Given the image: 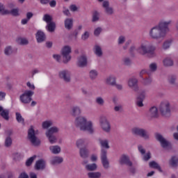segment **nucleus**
<instances>
[{"label": "nucleus", "instance_id": "nucleus-1", "mask_svg": "<svg viewBox=\"0 0 178 178\" xmlns=\"http://www.w3.org/2000/svg\"><path fill=\"white\" fill-rule=\"evenodd\" d=\"M173 23L172 19H161L159 24L150 29L149 35L152 40H163L170 31L169 26Z\"/></svg>", "mask_w": 178, "mask_h": 178}, {"label": "nucleus", "instance_id": "nucleus-2", "mask_svg": "<svg viewBox=\"0 0 178 178\" xmlns=\"http://www.w3.org/2000/svg\"><path fill=\"white\" fill-rule=\"evenodd\" d=\"M75 127L81 131H86L89 134H94L95 129H94V123L91 120H87V118L84 116H79L75 119Z\"/></svg>", "mask_w": 178, "mask_h": 178}, {"label": "nucleus", "instance_id": "nucleus-3", "mask_svg": "<svg viewBox=\"0 0 178 178\" xmlns=\"http://www.w3.org/2000/svg\"><path fill=\"white\" fill-rule=\"evenodd\" d=\"M155 47L151 44V43L147 40L142 42L140 46L137 49V51L140 55H147L149 54L150 55H155Z\"/></svg>", "mask_w": 178, "mask_h": 178}, {"label": "nucleus", "instance_id": "nucleus-4", "mask_svg": "<svg viewBox=\"0 0 178 178\" xmlns=\"http://www.w3.org/2000/svg\"><path fill=\"white\" fill-rule=\"evenodd\" d=\"M59 130V127H51L45 132V136L48 138L50 144H56L58 142V138L55 134H58Z\"/></svg>", "mask_w": 178, "mask_h": 178}, {"label": "nucleus", "instance_id": "nucleus-5", "mask_svg": "<svg viewBox=\"0 0 178 178\" xmlns=\"http://www.w3.org/2000/svg\"><path fill=\"white\" fill-rule=\"evenodd\" d=\"M36 134L37 133L33 127L28 130V140H29L31 144L34 147H38L41 144V140L37 137Z\"/></svg>", "mask_w": 178, "mask_h": 178}, {"label": "nucleus", "instance_id": "nucleus-6", "mask_svg": "<svg viewBox=\"0 0 178 178\" xmlns=\"http://www.w3.org/2000/svg\"><path fill=\"white\" fill-rule=\"evenodd\" d=\"M131 133L134 136L140 137L144 140H149V133L145 129L135 127L131 129Z\"/></svg>", "mask_w": 178, "mask_h": 178}, {"label": "nucleus", "instance_id": "nucleus-7", "mask_svg": "<svg viewBox=\"0 0 178 178\" xmlns=\"http://www.w3.org/2000/svg\"><path fill=\"white\" fill-rule=\"evenodd\" d=\"M171 108L172 106L170 105V102L169 101L163 100L160 104L159 109L163 116L168 118V116H170Z\"/></svg>", "mask_w": 178, "mask_h": 178}, {"label": "nucleus", "instance_id": "nucleus-8", "mask_svg": "<svg viewBox=\"0 0 178 178\" xmlns=\"http://www.w3.org/2000/svg\"><path fill=\"white\" fill-rule=\"evenodd\" d=\"M34 95V91L25 90L22 95L19 96V100L22 104H28L33 101L32 97Z\"/></svg>", "mask_w": 178, "mask_h": 178}, {"label": "nucleus", "instance_id": "nucleus-9", "mask_svg": "<svg viewBox=\"0 0 178 178\" xmlns=\"http://www.w3.org/2000/svg\"><path fill=\"white\" fill-rule=\"evenodd\" d=\"M70 54H72V47H70V46H65L63 47L61 50V55L63 56V63L66 64L70 62L72 60V56H70Z\"/></svg>", "mask_w": 178, "mask_h": 178}, {"label": "nucleus", "instance_id": "nucleus-10", "mask_svg": "<svg viewBox=\"0 0 178 178\" xmlns=\"http://www.w3.org/2000/svg\"><path fill=\"white\" fill-rule=\"evenodd\" d=\"M58 77L64 81V83L72 82V72L68 70H63L58 72Z\"/></svg>", "mask_w": 178, "mask_h": 178}, {"label": "nucleus", "instance_id": "nucleus-11", "mask_svg": "<svg viewBox=\"0 0 178 178\" xmlns=\"http://www.w3.org/2000/svg\"><path fill=\"white\" fill-rule=\"evenodd\" d=\"M127 86L130 90L134 92H138L140 91V86H138V79L134 76L129 78L127 81Z\"/></svg>", "mask_w": 178, "mask_h": 178}, {"label": "nucleus", "instance_id": "nucleus-12", "mask_svg": "<svg viewBox=\"0 0 178 178\" xmlns=\"http://www.w3.org/2000/svg\"><path fill=\"white\" fill-rule=\"evenodd\" d=\"M99 126L104 133H111V122L106 119V117H100Z\"/></svg>", "mask_w": 178, "mask_h": 178}, {"label": "nucleus", "instance_id": "nucleus-13", "mask_svg": "<svg viewBox=\"0 0 178 178\" xmlns=\"http://www.w3.org/2000/svg\"><path fill=\"white\" fill-rule=\"evenodd\" d=\"M100 159L103 168L105 169H109V160H108V150L102 149L100 152Z\"/></svg>", "mask_w": 178, "mask_h": 178}, {"label": "nucleus", "instance_id": "nucleus-14", "mask_svg": "<svg viewBox=\"0 0 178 178\" xmlns=\"http://www.w3.org/2000/svg\"><path fill=\"white\" fill-rule=\"evenodd\" d=\"M154 136L156 140L160 143L162 148H169V147H170V142L166 140V138H165L162 134L156 133Z\"/></svg>", "mask_w": 178, "mask_h": 178}, {"label": "nucleus", "instance_id": "nucleus-15", "mask_svg": "<svg viewBox=\"0 0 178 178\" xmlns=\"http://www.w3.org/2000/svg\"><path fill=\"white\" fill-rule=\"evenodd\" d=\"M102 8H104V13L107 16H113V15H115V9H113V7L111 6L109 1H104L102 3Z\"/></svg>", "mask_w": 178, "mask_h": 178}, {"label": "nucleus", "instance_id": "nucleus-16", "mask_svg": "<svg viewBox=\"0 0 178 178\" xmlns=\"http://www.w3.org/2000/svg\"><path fill=\"white\" fill-rule=\"evenodd\" d=\"M120 165H126L127 166H133V162L130 161V156L127 154H122L119 159Z\"/></svg>", "mask_w": 178, "mask_h": 178}, {"label": "nucleus", "instance_id": "nucleus-17", "mask_svg": "<svg viewBox=\"0 0 178 178\" xmlns=\"http://www.w3.org/2000/svg\"><path fill=\"white\" fill-rule=\"evenodd\" d=\"M97 141L101 147V149H106V151H108L111 148V146H109V140L105 138H98Z\"/></svg>", "mask_w": 178, "mask_h": 178}, {"label": "nucleus", "instance_id": "nucleus-18", "mask_svg": "<svg viewBox=\"0 0 178 178\" xmlns=\"http://www.w3.org/2000/svg\"><path fill=\"white\" fill-rule=\"evenodd\" d=\"M88 65L87 56L83 54L77 58L76 66L78 67H86Z\"/></svg>", "mask_w": 178, "mask_h": 178}, {"label": "nucleus", "instance_id": "nucleus-19", "mask_svg": "<svg viewBox=\"0 0 178 178\" xmlns=\"http://www.w3.org/2000/svg\"><path fill=\"white\" fill-rule=\"evenodd\" d=\"M104 83L106 86L115 87V86H116V76H115V75H110L106 76L104 79Z\"/></svg>", "mask_w": 178, "mask_h": 178}, {"label": "nucleus", "instance_id": "nucleus-20", "mask_svg": "<svg viewBox=\"0 0 178 178\" xmlns=\"http://www.w3.org/2000/svg\"><path fill=\"white\" fill-rule=\"evenodd\" d=\"M36 40L38 42H44L45 40L47 39V36H45V33L42 32V31H38V32L35 34Z\"/></svg>", "mask_w": 178, "mask_h": 178}, {"label": "nucleus", "instance_id": "nucleus-21", "mask_svg": "<svg viewBox=\"0 0 178 178\" xmlns=\"http://www.w3.org/2000/svg\"><path fill=\"white\" fill-rule=\"evenodd\" d=\"M148 116L154 119L158 118V116H159V114L158 113V108L156 106L150 108L148 112Z\"/></svg>", "mask_w": 178, "mask_h": 178}, {"label": "nucleus", "instance_id": "nucleus-22", "mask_svg": "<svg viewBox=\"0 0 178 178\" xmlns=\"http://www.w3.org/2000/svg\"><path fill=\"white\" fill-rule=\"evenodd\" d=\"M46 163L45 161L40 159L36 161L35 165V169L36 170H44L45 169Z\"/></svg>", "mask_w": 178, "mask_h": 178}, {"label": "nucleus", "instance_id": "nucleus-23", "mask_svg": "<svg viewBox=\"0 0 178 178\" xmlns=\"http://www.w3.org/2000/svg\"><path fill=\"white\" fill-rule=\"evenodd\" d=\"M168 163L171 168H177L178 166V156H172L168 161Z\"/></svg>", "mask_w": 178, "mask_h": 178}, {"label": "nucleus", "instance_id": "nucleus-24", "mask_svg": "<svg viewBox=\"0 0 178 178\" xmlns=\"http://www.w3.org/2000/svg\"><path fill=\"white\" fill-rule=\"evenodd\" d=\"M49 149L51 154H54V155H58V154H60V151H62V149L59 145H51L49 147Z\"/></svg>", "mask_w": 178, "mask_h": 178}, {"label": "nucleus", "instance_id": "nucleus-25", "mask_svg": "<svg viewBox=\"0 0 178 178\" xmlns=\"http://www.w3.org/2000/svg\"><path fill=\"white\" fill-rule=\"evenodd\" d=\"M81 113V109L79 106H74L72 107L71 115L72 116H79Z\"/></svg>", "mask_w": 178, "mask_h": 178}, {"label": "nucleus", "instance_id": "nucleus-26", "mask_svg": "<svg viewBox=\"0 0 178 178\" xmlns=\"http://www.w3.org/2000/svg\"><path fill=\"white\" fill-rule=\"evenodd\" d=\"M64 24L67 30H72L73 29V19L67 18L64 22Z\"/></svg>", "mask_w": 178, "mask_h": 178}, {"label": "nucleus", "instance_id": "nucleus-27", "mask_svg": "<svg viewBox=\"0 0 178 178\" xmlns=\"http://www.w3.org/2000/svg\"><path fill=\"white\" fill-rule=\"evenodd\" d=\"M13 54H15L13 47L8 45L4 48V55L6 56H10V55H13Z\"/></svg>", "mask_w": 178, "mask_h": 178}, {"label": "nucleus", "instance_id": "nucleus-28", "mask_svg": "<svg viewBox=\"0 0 178 178\" xmlns=\"http://www.w3.org/2000/svg\"><path fill=\"white\" fill-rule=\"evenodd\" d=\"M149 168H152V169H156L159 170V172H161L162 173L163 171L162 170V168H161V165H159L158 163H156L154 161H150L149 163Z\"/></svg>", "mask_w": 178, "mask_h": 178}, {"label": "nucleus", "instance_id": "nucleus-29", "mask_svg": "<svg viewBox=\"0 0 178 178\" xmlns=\"http://www.w3.org/2000/svg\"><path fill=\"white\" fill-rule=\"evenodd\" d=\"M85 169L88 172H95L98 169L97 163L87 164L85 165Z\"/></svg>", "mask_w": 178, "mask_h": 178}, {"label": "nucleus", "instance_id": "nucleus-30", "mask_svg": "<svg viewBox=\"0 0 178 178\" xmlns=\"http://www.w3.org/2000/svg\"><path fill=\"white\" fill-rule=\"evenodd\" d=\"M89 79L94 81V80H97L98 77V71L97 70H91L88 74Z\"/></svg>", "mask_w": 178, "mask_h": 178}, {"label": "nucleus", "instance_id": "nucleus-31", "mask_svg": "<svg viewBox=\"0 0 178 178\" xmlns=\"http://www.w3.org/2000/svg\"><path fill=\"white\" fill-rule=\"evenodd\" d=\"M79 154L81 158H83V159H86V158H88V149H87L86 147L80 148Z\"/></svg>", "mask_w": 178, "mask_h": 178}, {"label": "nucleus", "instance_id": "nucleus-32", "mask_svg": "<svg viewBox=\"0 0 178 178\" xmlns=\"http://www.w3.org/2000/svg\"><path fill=\"white\" fill-rule=\"evenodd\" d=\"M163 63L167 67L173 66V59L171 57H166L163 59Z\"/></svg>", "mask_w": 178, "mask_h": 178}, {"label": "nucleus", "instance_id": "nucleus-33", "mask_svg": "<svg viewBox=\"0 0 178 178\" xmlns=\"http://www.w3.org/2000/svg\"><path fill=\"white\" fill-rule=\"evenodd\" d=\"M63 162V157L60 156H54L51 161V165H60Z\"/></svg>", "mask_w": 178, "mask_h": 178}, {"label": "nucleus", "instance_id": "nucleus-34", "mask_svg": "<svg viewBox=\"0 0 178 178\" xmlns=\"http://www.w3.org/2000/svg\"><path fill=\"white\" fill-rule=\"evenodd\" d=\"M87 175L88 178H101L102 176L100 172H89Z\"/></svg>", "mask_w": 178, "mask_h": 178}, {"label": "nucleus", "instance_id": "nucleus-35", "mask_svg": "<svg viewBox=\"0 0 178 178\" xmlns=\"http://www.w3.org/2000/svg\"><path fill=\"white\" fill-rule=\"evenodd\" d=\"M76 145L77 148H82L81 147L87 145V140L83 138L78 139L76 142Z\"/></svg>", "mask_w": 178, "mask_h": 178}, {"label": "nucleus", "instance_id": "nucleus-36", "mask_svg": "<svg viewBox=\"0 0 178 178\" xmlns=\"http://www.w3.org/2000/svg\"><path fill=\"white\" fill-rule=\"evenodd\" d=\"M168 81L171 86H176V81H177V76L176 75L168 76Z\"/></svg>", "mask_w": 178, "mask_h": 178}, {"label": "nucleus", "instance_id": "nucleus-37", "mask_svg": "<svg viewBox=\"0 0 178 178\" xmlns=\"http://www.w3.org/2000/svg\"><path fill=\"white\" fill-rule=\"evenodd\" d=\"M5 13H6V15H12L13 16H19V9L14 8L12 10H7V11H5Z\"/></svg>", "mask_w": 178, "mask_h": 178}, {"label": "nucleus", "instance_id": "nucleus-38", "mask_svg": "<svg viewBox=\"0 0 178 178\" xmlns=\"http://www.w3.org/2000/svg\"><path fill=\"white\" fill-rule=\"evenodd\" d=\"M56 27V25L55 24V22H49L47 24V29L48 31L50 33H54L55 31V29Z\"/></svg>", "mask_w": 178, "mask_h": 178}, {"label": "nucleus", "instance_id": "nucleus-39", "mask_svg": "<svg viewBox=\"0 0 178 178\" xmlns=\"http://www.w3.org/2000/svg\"><path fill=\"white\" fill-rule=\"evenodd\" d=\"M53 124L54 122L51 120H47L42 123V129H49Z\"/></svg>", "mask_w": 178, "mask_h": 178}, {"label": "nucleus", "instance_id": "nucleus-40", "mask_svg": "<svg viewBox=\"0 0 178 178\" xmlns=\"http://www.w3.org/2000/svg\"><path fill=\"white\" fill-rule=\"evenodd\" d=\"M95 103L97 105H99V106H104V105H105V100L102 97H97L95 99Z\"/></svg>", "mask_w": 178, "mask_h": 178}, {"label": "nucleus", "instance_id": "nucleus-41", "mask_svg": "<svg viewBox=\"0 0 178 178\" xmlns=\"http://www.w3.org/2000/svg\"><path fill=\"white\" fill-rule=\"evenodd\" d=\"M1 116L3 119H5V120H9V110L4 109L3 111L0 113Z\"/></svg>", "mask_w": 178, "mask_h": 178}, {"label": "nucleus", "instance_id": "nucleus-42", "mask_svg": "<svg viewBox=\"0 0 178 178\" xmlns=\"http://www.w3.org/2000/svg\"><path fill=\"white\" fill-rule=\"evenodd\" d=\"M17 43L19 45H29V40L26 38H19L17 39Z\"/></svg>", "mask_w": 178, "mask_h": 178}, {"label": "nucleus", "instance_id": "nucleus-43", "mask_svg": "<svg viewBox=\"0 0 178 178\" xmlns=\"http://www.w3.org/2000/svg\"><path fill=\"white\" fill-rule=\"evenodd\" d=\"M12 144H13L12 138H10V136L6 137L4 142L5 147H6V148H9L12 147Z\"/></svg>", "mask_w": 178, "mask_h": 178}, {"label": "nucleus", "instance_id": "nucleus-44", "mask_svg": "<svg viewBox=\"0 0 178 178\" xmlns=\"http://www.w3.org/2000/svg\"><path fill=\"white\" fill-rule=\"evenodd\" d=\"M16 120L18 123H22V124H24V118H23V116H22V114L20 113H16Z\"/></svg>", "mask_w": 178, "mask_h": 178}, {"label": "nucleus", "instance_id": "nucleus-45", "mask_svg": "<svg viewBox=\"0 0 178 178\" xmlns=\"http://www.w3.org/2000/svg\"><path fill=\"white\" fill-rule=\"evenodd\" d=\"M95 54L97 56H101L102 55V49L99 45H95L94 47Z\"/></svg>", "mask_w": 178, "mask_h": 178}, {"label": "nucleus", "instance_id": "nucleus-46", "mask_svg": "<svg viewBox=\"0 0 178 178\" xmlns=\"http://www.w3.org/2000/svg\"><path fill=\"white\" fill-rule=\"evenodd\" d=\"M114 111L117 112L118 113H122L123 110V105L122 104H117L114 106Z\"/></svg>", "mask_w": 178, "mask_h": 178}, {"label": "nucleus", "instance_id": "nucleus-47", "mask_svg": "<svg viewBox=\"0 0 178 178\" xmlns=\"http://www.w3.org/2000/svg\"><path fill=\"white\" fill-rule=\"evenodd\" d=\"M149 71L154 73V72H156V70L158 69V65L155 63H152L149 64Z\"/></svg>", "mask_w": 178, "mask_h": 178}, {"label": "nucleus", "instance_id": "nucleus-48", "mask_svg": "<svg viewBox=\"0 0 178 178\" xmlns=\"http://www.w3.org/2000/svg\"><path fill=\"white\" fill-rule=\"evenodd\" d=\"M99 20V13L97 11H94L92 15V22H95Z\"/></svg>", "mask_w": 178, "mask_h": 178}, {"label": "nucleus", "instance_id": "nucleus-49", "mask_svg": "<svg viewBox=\"0 0 178 178\" xmlns=\"http://www.w3.org/2000/svg\"><path fill=\"white\" fill-rule=\"evenodd\" d=\"M44 22H46V23L49 24L52 22V17L48 14H45L43 17Z\"/></svg>", "mask_w": 178, "mask_h": 178}, {"label": "nucleus", "instance_id": "nucleus-50", "mask_svg": "<svg viewBox=\"0 0 178 178\" xmlns=\"http://www.w3.org/2000/svg\"><path fill=\"white\" fill-rule=\"evenodd\" d=\"M122 62L125 66H130L131 65V59L128 57H125L122 59Z\"/></svg>", "mask_w": 178, "mask_h": 178}, {"label": "nucleus", "instance_id": "nucleus-51", "mask_svg": "<svg viewBox=\"0 0 178 178\" xmlns=\"http://www.w3.org/2000/svg\"><path fill=\"white\" fill-rule=\"evenodd\" d=\"M118 45H123V44H124V42H126V37L123 36V35H120L118 38Z\"/></svg>", "mask_w": 178, "mask_h": 178}, {"label": "nucleus", "instance_id": "nucleus-52", "mask_svg": "<svg viewBox=\"0 0 178 178\" xmlns=\"http://www.w3.org/2000/svg\"><path fill=\"white\" fill-rule=\"evenodd\" d=\"M35 158H37V156H33L29 158L26 162V166H31V163H33V162H34V160L35 159Z\"/></svg>", "mask_w": 178, "mask_h": 178}, {"label": "nucleus", "instance_id": "nucleus-53", "mask_svg": "<svg viewBox=\"0 0 178 178\" xmlns=\"http://www.w3.org/2000/svg\"><path fill=\"white\" fill-rule=\"evenodd\" d=\"M152 83V79L151 78H146L143 80V84L145 86H149Z\"/></svg>", "mask_w": 178, "mask_h": 178}, {"label": "nucleus", "instance_id": "nucleus-54", "mask_svg": "<svg viewBox=\"0 0 178 178\" xmlns=\"http://www.w3.org/2000/svg\"><path fill=\"white\" fill-rule=\"evenodd\" d=\"M102 32V28L98 27L96 29H95L94 34L96 37H98Z\"/></svg>", "mask_w": 178, "mask_h": 178}, {"label": "nucleus", "instance_id": "nucleus-55", "mask_svg": "<svg viewBox=\"0 0 178 178\" xmlns=\"http://www.w3.org/2000/svg\"><path fill=\"white\" fill-rule=\"evenodd\" d=\"M26 86L29 88V91H34L35 90V86H34V84L30 82H27Z\"/></svg>", "mask_w": 178, "mask_h": 178}, {"label": "nucleus", "instance_id": "nucleus-56", "mask_svg": "<svg viewBox=\"0 0 178 178\" xmlns=\"http://www.w3.org/2000/svg\"><path fill=\"white\" fill-rule=\"evenodd\" d=\"M149 159H151V152H148L146 154H144L143 161L147 162L149 161Z\"/></svg>", "mask_w": 178, "mask_h": 178}, {"label": "nucleus", "instance_id": "nucleus-57", "mask_svg": "<svg viewBox=\"0 0 178 178\" xmlns=\"http://www.w3.org/2000/svg\"><path fill=\"white\" fill-rule=\"evenodd\" d=\"M138 149L139 151V152L142 154V155H145V149H144V147H143V145H139L138 146Z\"/></svg>", "mask_w": 178, "mask_h": 178}, {"label": "nucleus", "instance_id": "nucleus-58", "mask_svg": "<svg viewBox=\"0 0 178 178\" xmlns=\"http://www.w3.org/2000/svg\"><path fill=\"white\" fill-rule=\"evenodd\" d=\"M145 97H147V92L145 90H143L140 93L138 99H145Z\"/></svg>", "mask_w": 178, "mask_h": 178}, {"label": "nucleus", "instance_id": "nucleus-59", "mask_svg": "<svg viewBox=\"0 0 178 178\" xmlns=\"http://www.w3.org/2000/svg\"><path fill=\"white\" fill-rule=\"evenodd\" d=\"M88 37H90V33L88 31H86L81 36V40L83 41H86V40H88Z\"/></svg>", "mask_w": 178, "mask_h": 178}, {"label": "nucleus", "instance_id": "nucleus-60", "mask_svg": "<svg viewBox=\"0 0 178 178\" xmlns=\"http://www.w3.org/2000/svg\"><path fill=\"white\" fill-rule=\"evenodd\" d=\"M170 48V42L169 41H165L163 44V49H169Z\"/></svg>", "mask_w": 178, "mask_h": 178}, {"label": "nucleus", "instance_id": "nucleus-61", "mask_svg": "<svg viewBox=\"0 0 178 178\" xmlns=\"http://www.w3.org/2000/svg\"><path fill=\"white\" fill-rule=\"evenodd\" d=\"M6 11H8V10L5 9V6H3L2 3H0V13L2 15H6V13H5Z\"/></svg>", "mask_w": 178, "mask_h": 178}, {"label": "nucleus", "instance_id": "nucleus-62", "mask_svg": "<svg viewBox=\"0 0 178 178\" xmlns=\"http://www.w3.org/2000/svg\"><path fill=\"white\" fill-rule=\"evenodd\" d=\"M143 101H144V99H138L136 102V104L140 107L142 108V106H144V104H143Z\"/></svg>", "mask_w": 178, "mask_h": 178}, {"label": "nucleus", "instance_id": "nucleus-63", "mask_svg": "<svg viewBox=\"0 0 178 178\" xmlns=\"http://www.w3.org/2000/svg\"><path fill=\"white\" fill-rule=\"evenodd\" d=\"M49 6H51V8H55V6H56V1L55 0H50L49 2Z\"/></svg>", "mask_w": 178, "mask_h": 178}, {"label": "nucleus", "instance_id": "nucleus-64", "mask_svg": "<svg viewBox=\"0 0 178 178\" xmlns=\"http://www.w3.org/2000/svg\"><path fill=\"white\" fill-rule=\"evenodd\" d=\"M18 178H29V175H27V173H26L25 172H22Z\"/></svg>", "mask_w": 178, "mask_h": 178}]
</instances>
